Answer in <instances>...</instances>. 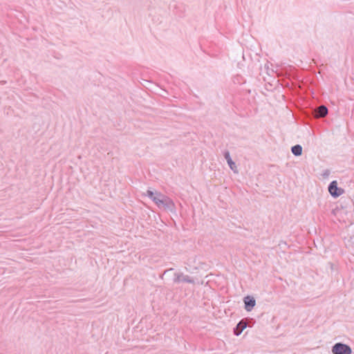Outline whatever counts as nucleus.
Wrapping results in <instances>:
<instances>
[{
	"label": "nucleus",
	"instance_id": "nucleus-1",
	"mask_svg": "<svg viewBox=\"0 0 354 354\" xmlns=\"http://www.w3.org/2000/svg\"><path fill=\"white\" fill-rule=\"evenodd\" d=\"M333 354H351L352 350L351 347L343 343H336L332 347Z\"/></svg>",
	"mask_w": 354,
	"mask_h": 354
},
{
	"label": "nucleus",
	"instance_id": "nucleus-2",
	"mask_svg": "<svg viewBox=\"0 0 354 354\" xmlns=\"http://www.w3.org/2000/svg\"><path fill=\"white\" fill-rule=\"evenodd\" d=\"M328 192L333 197L337 198L344 193V189L339 188L337 181L333 180L328 186Z\"/></svg>",
	"mask_w": 354,
	"mask_h": 354
},
{
	"label": "nucleus",
	"instance_id": "nucleus-3",
	"mask_svg": "<svg viewBox=\"0 0 354 354\" xmlns=\"http://www.w3.org/2000/svg\"><path fill=\"white\" fill-rule=\"evenodd\" d=\"M174 282L178 283L180 282H186L189 283H194V280L188 275H185L182 272H176L174 274Z\"/></svg>",
	"mask_w": 354,
	"mask_h": 354
},
{
	"label": "nucleus",
	"instance_id": "nucleus-4",
	"mask_svg": "<svg viewBox=\"0 0 354 354\" xmlns=\"http://www.w3.org/2000/svg\"><path fill=\"white\" fill-rule=\"evenodd\" d=\"M315 118H323L328 114V109L324 105H321L313 111Z\"/></svg>",
	"mask_w": 354,
	"mask_h": 354
},
{
	"label": "nucleus",
	"instance_id": "nucleus-5",
	"mask_svg": "<svg viewBox=\"0 0 354 354\" xmlns=\"http://www.w3.org/2000/svg\"><path fill=\"white\" fill-rule=\"evenodd\" d=\"M245 309L250 312L254 307L256 301L253 297L247 296L244 297Z\"/></svg>",
	"mask_w": 354,
	"mask_h": 354
},
{
	"label": "nucleus",
	"instance_id": "nucleus-6",
	"mask_svg": "<svg viewBox=\"0 0 354 354\" xmlns=\"http://www.w3.org/2000/svg\"><path fill=\"white\" fill-rule=\"evenodd\" d=\"M224 157L225 160H227V162L230 167V168L234 172L238 173L237 167L235 164V162L232 160L230 157V152L228 151H225L224 152Z\"/></svg>",
	"mask_w": 354,
	"mask_h": 354
},
{
	"label": "nucleus",
	"instance_id": "nucleus-7",
	"mask_svg": "<svg viewBox=\"0 0 354 354\" xmlns=\"http://www.w3.org/2000/svg\"><path fill=\"white\" fill-rule=\"evenodd\" d=\"M246 327V322L244 320L240 321L234 330V335L239 336Z\"/></svg>",
	"mask_w": 354,
	"mask_h": 354
},
{
	"label": "nucleus",
	"instance_id": "nucleus-8",
	"mask_svg": "<svg viewBox=\"0 0 354 354\" xmlns=\"http://www.w3.org/2000/svg\"><path fill=\"white\" fill-rule=\"evenodd\" d=\"M165 209H169L171 211H172L174 208V202L172 201V200H171L169 197H166V198H165V207H164Z\"/></svg>",
	"mask_w": 354,
	"mask_h": 354
},
{
	"label": "nucleus",
	"instance_id": "nucleus-9",
	"mask_svg": "<svg viewBox=\"0 0 354 354\" xmlns=\"http://www.w3.org/2000/svg\"><path fill=\"white\" fill-rule=\"evenodd\" d=\"M291 151L296 156H301L302 153V147L299 145H296L291 148Z\"/></svg>",
	"mask_w": 354,
	"mask_h": 354
},
{
	"label": "nucleus",
	"instance_id": "nucleus-10",
	"mask_svg": "<svg viewBox=\"0 0 354 354\" xmlns=\"http://www.w3.org/2000/svg\"><path fill=\"white\" fill-rule=\"evenodd\" d=\"M158 196H159L160 197H161V200L160 201H158V204L157 205L158 206V207H165V198H166V196L160 194V193H157Z\"/></svg>",
	"mask_w": 354,
	"mask_h": 354
},
{
	"label": "nucleus",
	"instance_id": "nucleus-11",
	"mask_svg": "<svg viewBox=\"0 0 354 354\" xmlns=\"http://www.w3.org/2000/svg\"><path fill=\"white\" fill-rule=\"evenodd\" d=\"M158 192L156 193V195L154 196V197L153 198L152 201L156 204L158 205V201H160L161 200V197H160L159 196H158L157 194Z\"/></svg>",
	"mask_w": 354,
	"mask_h": 354
},
{
	"label": "nucleus",
	"instance_id": "nucleus-12",
	"mask_svg": "<svg viewBox=\"0 0 354 354\" xmlns=\"http://www.w3.org/2000/svg\"><path fill=\"white\" fill-rule=\"evenodd\" d=\"M146 195L149 197L151 200L153 199V198L154 197V193L151 191V190H147V193H146Z\"/></svg>",
	"mask_w": 354,
	"mask_h": 354
},
{
	"label": "nucleus",
	"instance_id": "nucleus-13",
	"mask_svg": "<svg viewBox=\"0 0 354 354\" xmlns=\"http://www.w3.org/2000/svg\"><path fill=\"white\" fill-rule=\"evenodd\" d=\"M328 173H329V171H326V173L324 174V175L328 176Z\"/></svg>",
	"mask_w": 354,
	"mask_h": 354
},
{
	"label": "nucleus",
	"instance_id": "nucleus-14",
	"mask_svg": "<svg viewBox=\"0 0 354 354\" xmlns=\"http://www.w3.org/2000/svg\"><path fill=\"white\" fill-rule=\"evenodd\" d=\"M173 270L172 268H170V269H169V270ZM167 271H169V270H165V273L166 272H167Z\"/></svg>",
	"mask_w": 354,
	"mask_h": 354
}]
</instances>
